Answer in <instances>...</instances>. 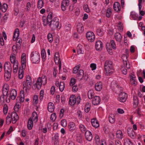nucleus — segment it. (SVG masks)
<instances>
[{
	"mask_svg": "<svg viewBox=\"0 0 145 145\" xmlns=\"http://www.w3.org/2000/svg\"><path fill=\"white\" fill-rule=\"evenodd\" d=\"M88 97L89 99H93L94 96V93L93 90H89L88 93Z\"/></svg>",
	"mask_w": 145,
	"mask_h": 145,
	"instance_id": "39",
	"label": "nucleus"
},
{
	"mask_svg": "<svg viewBox=\"0 0 145 145\" xmlns=\"http://www.w3.org/2000/svg\"><path fill=\"white\" fill-rule=\"evenodd\" d=\"M116 137L118 138L121 139L123 137V134L120 130H118L116 133Z\"/></svg>",
	"mask_w": 145,
	"mask_h": 145,
	"instance_id": "38",
	"label": "nucleus"
},
{
	"mask_svg": "<svg viewBox=\"0 0 145 145\" xmlns=\"http://www.w3.org/2000/svg\"><path fill=\"white\" fill-rule=\"evenodd\" d=\"M44 2L42 0H39L38 2L37 7L39 9L41 8L43 6Z\"/></svg>",
	"mask_w": 145,
	"mask_h": 145,
	"instance_id": "47",
	"label": "nucleus"
},
{
	"mask_svg": "<svg viewBox=\"0 0 145 145\" xmlns=\"http://www.w3.org/2000/svg\"><path fill=\"white\" fill-rule=\"evenodd\" d=\"M8 87L7 85H4L3 87V95H7L8 91Z\"/></svg>",
	"mask_w": 145,
	"mask_h": 145,
	"instance_id": "30",
	"label": "nucleus"
},
{
	"mask_svg": "<svg viewBox=\"0 0 145 145\" xmlns=\"http://www.w3.org/2000/svg\"><path fill=\"white\" fill-rule=\"evenodd\" d=\"M8 108L7 105L5 104L3 106V112L5 115L7 114L8 112Z\"/></svg>",
	"mask_w": 145,
	"mask_h": 145,
	"instance_id": "54",
	"label": "nucleus"
},
{
	"mask_svg": "<svg viewBox=\"0 0 145 145\" xmlns=\"http://www.w3.org/2000/svg\"><path fill=\"white\" fill-rule=\"evenodd\" d=\"M61 125L64 127L66 126L67 123L66 121L65 120H63L61 121Z\"/></svg>",
	"mask_w": 145,
	"mask_h": 145,
	"instance_id": "63",
	"label": "nucleus"
},
{
	"mask_svg": "<svg viewBox=\"0 0 145 145\" xmlns=\"http://www.w3.org/2000/svg\"><path fill=\"white\" fill-rule=\"evenodd\" d=\"M29 118H31L32 120L34 122H36L38 120V116L37 113L35 112H33L32 114V117Z\"/></svg>",
	"mask_w": 145,
	"mask_h": 145,
	"instance_id": "27",
	"label": "nucleus"
},
{
	"mask_svg": "<svg viewBox=\"0 0 145 145\" xmlns=\"http://www.w3.org/2000/svg\"><path fill=\"white\" fill-rule=\"evenodd\" d=\"M38 96L37 95H35L33 97V102L35 104H36L38 103Z\"/></svg>",
	"mask_w": 145,
	"mask_h": 145,
	"instance_id": "59",
	"label": "nucleus"
},
{
	"mask_svg": "<svg viewBox=\"0 0 145 145\" xmlns=\"http://www.w3.org/2000/svg\"><path fill=\"white\" fill-rule=\"evenodd\" d=\"M48 111L50 112H52L54 111V104L52 103H48Z\"/></svg>",
	"mask_w": 145,
	"mask_h": 145,
	"instance_id": "29",
	"label": "nucleus"
},
{
	"mask_svg": "<svg viewBox=\"0 0 145 145\" xmlns=\"http://www.w3.org/2000/svg\"><path fill=\"white\" fill-rule=\"evenodd\" d=\"M136 77L133 74H132L131 75L130 81L132 84H136Z\"/></svg>",
	"mask_w": 145,
	"mask_h": 145,
	"instance_id": "44",
	"label": "nucleus"
},
{
	"mask_svg": "<svg viewBox=\"0 0 145 145\" xmlns=\"http://www.w3.org/2000/svg\"><path fill=\"white\" fill-rule=\"evenodd\" d=\"M85 138L87 140L90 141L92 140V135L91 133L89 131H86L85 134Z\"/></svg>",
	"mask_w": 145,
	"mask_h": 145,
	"instance_id": "19",
	"label": "nucleus"
},
{
	"mask_svg": "<svg viewBox=\"0 0 145 145\" xmlns=\"http://www.w3.org/2000/svg\"><path fill=\"white\" fill-rule=\"evenodd\" d=\"M23 72V69L21 68L19 69L18 73V78L19 79H22L23 78L24 76Z\"/></svg>",
	"mask_w": 145,
	"mask_h": 145,
	"instance_id": "41",
	"label": "nucleus"
},
{
	"mask_svg": "<svg viewBox=\"0 0 145 145\" xmlns=\"http://www.w3.org/2000/svg\"><path fill=\"white\" fill-rule=\"evenodd\" d=\"M127 93L123 92H121L119 95L118 100L121 102H125L127 98Z\"/></svg>",
	"mask_w": 145,
	"mask_h": 145,
	"instance_id": "8",
	"label": "nucleus"
},
{
	"mask_svg": "<svg viewBox=\"0 0 145 145\" xmlns=\"http://www.w3.org/2000/svg\"><path fill=\"white\" fill-rule=\"evenodd\" d=\"M56 117V113H53L51 115L50 117V119L52 120L53 121H54L55 120Z\"/></svg>",
	"mask_w": 145,
	"mask_h": 145,
	"instance_id": "60",
	"label": "nucleus"
},
{
	"mask_svg": "<svg viewBox=\"0 0 145 145\" xmlns=\"http://www.w3.org/2000/svg\"><path fill=\"white\" fill-rule=\"evenodd\" d=\"M138 15L134 12H131L130 14V18L133 20H136L138 18Z\"/></svg>",
	"mask_w": 145,
	"mask_h": 145,
	"instance_id": "28",
	"label": "nucleus"
},
{
	"mask_svg": "<svg viewBox=\"0 0 145 145\" xmlns=\"http://www.w3.org/2000/svg\"><path fill=\"white\" fill-rule=\"evenodd\" d=\"M47 78L45 75H43L42 77H39L36 82L34 85V86L38 89L41 88L42 85H45L47 83Z\"/></svg>",
	"mask_w": 145,
	"mask_h": 145,
	"instance_id": "3",
	"label": "nucleus"
},
{
	"mask_svg": "<svg viewBox=\"0 0 145 145\" xmlns=\"http://www.w3.org/2000/svg\"><path fill=\"white\" fill-rule=\"evenodd\" d=\"M76 83V79L73 78H72L70 81L69 86H72Z\"/></svg>",
	"mask_w": 145,
	"mask_h": 145,
	"instance_id": "50",
	"label": "nucleus"
},
{
	"mask_svg": "<svg viewBox=\"0 0 145 145\" xmlns=\"http://www.w3.org/2000/svg\"><path fill=\"white\" fill-rule=\"evenodd\" d=\"M122 59L123 60V67H126L127 68L129 69L130 67L129 65L127 66V57L125 55H123L122 57Z\"/></svg>",
	"mask_w": 145,
	"mask_h": 145,
	"instance_id": "24",
	"label": "nucleus"
},
{
	"mask_svg": "<svg viewBox=\"0 0 145 145\" xmlns=\"http://www.w3.org/2000/svg\"><path fill=\"white\" fill-rule=\"evenodd\" d=\"M55 85L57 87H59V90L61 91L62 92L64 90L65 84L64 82H59V81H57L56 82Z\"/></svg>",
	"mask_w": 145,
	"mask_h": 145,
	"instance_id": "11",
	"label": "nucleus"
},
{
	"mask_svg": "<svg viewBox=\"0 0 145 145\" xmlns=\"http://www.w3.org/2000/svg\"><path fill=\"white\" fill-rule=\"evenodd\" d=\"M133 98V104L136 106L138 104V100L137 97L134 96Z\"/></svg>",
	"mask_w": 145,
	"mask_h": 145,
	"instance_id": "53",
	"label": "nucleus"
},
{
	"mask_svg": "<svg viewBox=\"0 0 145 145\" xmlns=\"http://www.w3.org/2000/svg\"><path fill=\"white\" fill-rule=\"evenodd\" d=\"M108 120L109 122L111 123H114L115 121L114 116L112 114L109 117Z\"/></svg>",
	"mask_w": 145,
	"mask_h": 145,
	"instance_id": "45",
	"label": "nucleus"
},
{
	"mask_svg": "<svg viewBox=\"0 0 145 145\" xmlns=\"http://www.w3.org/2000/svg\"><path fill=\"white\" fill-rule=\"evenodd\" d=\"M72 87V91L73 92H76L78 90V88L76 85H74Z\"/></svg>",
	"mask_w": 145,
	"mask_h": 145,
	"instance_id": "61",
	"label": "nucleus"
},
{
	"mask_svg": "<svg viewBox=\"0 0 145 145\" xmlns=\"http://www.w3.org/2000/svg\"><path fill=\"white\" fill-rule=\"evenodd\" d=\"M21 64L22 68L24 69L25 67L26 64V54L23 53L21 56Z\"/></svg>",
	"mask_w": 145,
	"mask_h": 145,
	"instance_id": "20",
	"label": "nucleus"
},
{
	"mask_svg": "<svg viewBox=\"0 0 145 145\" xmlns=\"http://www.w3.org/2000/svg\"><path fill=\"white\" fill-rule=\"evenodd\" d=\"M10 59L11 63H15L16 61H18L15 60V57L14 56H10Z\"/></svg>",
	"mask_w": 145,
	"mask_h": 145,
	"instance_id": "56",
	"label": "nucleus"
},
{
	"mask_svg": "<svg viewBox=\"0 0 145 145\" xmlns=\"http://www.w3.org/2000/svg\"><path fill=\"white\" fill-rule=\"evenodd\" d=\"M33 126V121L32 120L31 118H29L28 120L27 127L29 130L32 129Z\"/></svg>",
	"mask_w": 145,
	"mask_h": 145,
	"instance_id": "34",
	"label": "nucleus"
},
{
	"mask_svg": "<svg viewBox=\"0 0 145 145\" xmlns=\"http://www.w3.org/2000/svg\"><path fill=\"white\" fill-rule=\"evenodd\" d=\"M32 86V80L31 77L29 76H26L25 80L24 81L22 84V87L23 90L27 92L31 88Z\"/></svg>",
	"mask_w": 145,
	"mask_h": 145,
	"instance_id": "2",
	"label": "nucleus"
},
{
	"mask_svg": "<svg viewBox=\"0 0 145 145\" xmlns=\"http://www.w3.org/2000/svg\"><path fill=\"white\" fill-rule=\"evenodd\" d=\"M44 95V91L43 90H41L40 93V99L42 100L43 99Z\"/></svg>",
	"mask_w": 145,
	"mask_h": 145,
	"instance_id": "62",
	"label": "nucleus"
},
{
	"mask_svg": "<svg viewBox=\"0 0 145 145\" xmlns=\"http://www.w3.org/2000/svg\"><path fill=\"white\" fill-rule=\"evenodd\" d=\"M5 72L4 76L7 81H8L11 76V72Z\"/></svg>",
	"mask_w": 145,
	"mask_h": 145,
	"instance_id": "36",
	"label": "nucleus"
},
{
	"mask_svg": "<svg viewBox=\"0 0 145 145\" xmlns=\"http://www.w3.org/2000/svg\"><path fill=\"white\" fill-rule=\"evenodd\" d=\"M11 114L8 113L7 116L6 117V123L7 124H9L12 121V118H11Z\"/></svg>",
	"mask_w": 145,
	"mask_h": 145,
	"instance_id": "42",
	"label": "nucleus"
},
{
	"mask_svg": "<svg viewBox=\"0 0 145 145\" xmlns=\"http://www.w3.org/2000/svg\"><path fill=\"white\" fill-rule=\"evenodd\" d=\"M84 10L87 13H89L90 12V10L88 7V6L87 4L84 5L83 6Z\"/></svg>",
	"mask_w": 145,
	"mask_h": 145,
	"instance_id": "55",
	"label": "nucleus"
},
{
	"mask_svg": "<svg viewBox=\"0 0 145 145\" xmlns=\"http://www.w3.org/2000/svg\"><path fill=\"white\" fill-rule=\"evenodd\" d=\"M12 122L13 123H15L19 119V117L17 113L14 112H12L11 114Z\"/></svg>",
	"mask_w": 145,
	"mask_h": 145,
	"instance_id": "14",
	"label": "nucleus"
},
{
	"mask_svg": "<svg viewBox=\"0 0 145 145\" xmlns=\"http://www.w3.org/2000/svg\"><path fill=\"white\" fill-rule=\"evenodd\" d=\"M47 37L49 42L50 43L52 42L53 41V39L52 34L50 33H49Z\"/></svg>",
	"mask_w": 145,
	"mask_h": 145,
	"instance_id": "49",
	"label": "nucleus"
},
{
	"mask_svg": "<svg viewBox=\"0 0 145 145\" xmlns=\"http://www.w3.org/2000/svg\"><path fill=\"white\" fill-rule=\"evenodd\" d=\"M112 14V8L109 7L107 9L106 13V16L107 18H110Z\"/></svg>",
	"mask_w": 145,
	"mask_h": 145,
	"instance_id": "43",
	"label": "nucleus"
},
{
	"mask_svg": "<svg viewBox=\"0 0 145 145\" xmlns=\"http://www.w3.org/2000/svg\"><path fill=\"white\" fill-rule=\"evenodd\" d=\"M127 68L126 67H123L121 68V70L123 74L125 75L127 74Z\"/></svg>",
	"mask_w": 145,
	"mask_h": 145,
	"instance_id": "58",
	"label": "nucleus"
},
{
	"mask_svg": "<svg viewBox=\"0 0 145 145\" xmlns=\"http://www.w3.org/2000/svg\"><path fill=\"white\" fill-rule=\"evenodd\" d=\"M79 128L81 131L82 133H84L85 132H86L87 129L86 128L85 126L82 124H81L80 125Z\"/></svg>",
	"mask_w": 145,
	"mask_h": 145,
	"instance_id": "48",
	"label": "nucleus"
},
{
	"mask_svg": "<svg viewBox=\"0 0 145 145\" xmlns=\"http://www.w3.org/2000/svg\"><path fill=\"white\" fill-rule=\"evenodd\" d=\"M68 127L69 131L71 132H73L76 129L75 123L73 122H70L69 123Z\"/></svg>",
	"mask_w": 145,
	"mask_h": 145,
	"instance_id": "13",
	"label": "nucleus"
},
{
	"mask_svg": "<svg viewBox=\"0 0 145 145\" xmlns=\"http://www.w3.org/2000/svg\"><path fill=\"white\" fill-rule=\"evenodd\" d=\"M95 90L97 91H100L102 88V83L101 82H97L95 85Z\"/></svg>",
	"mask_w": 145,
	"mask_h": 145,
	"instance_id": "23",
	"label": "nucleus"
},
{
	"mask_svg": "<svg viewBox=\"0 0 145 145\" xmlns=\"http://www.w3.org/2000/svg\"><path fill=\"white\" fill-rule=\"evenodd\" d=\"M84 26L82 24L79 23L77 25V31L79 33L82 32L84 30Z\"/></svg>",
	"mask_w": 145,
	"mask_h": 145,
	"instance_id": "31",
	"label": "nucleus"
},
{
	"mask_svg": "<svg viewBox=\"0 0 145 145\" xmlns=\"http://www.w3.org/2000/svg\"><path fill=\"white\" fill-rule=\"evenodd\" d=\"M19 34V29L18 28H16L14 32V35L13 36V39L14 40H15L18 37Z\"/></svg>",
	"mask_w": 145,
	"mask_h": 145,
	"instance_id": "33",
	"label": "nucleus"
},
{
	"mask_svg": "<svg viewBox=\"0 0 145 145\" xmlns=\"http://www.w3.org/2000/svg\"><path fill=\"white\" fill-rule=\"evenodd\" d=\"M113 8L114 10L117 12H119L121 10V6L118 2H115L113 5Z\"/></svg>",
	"mask_w": 145,
	"mask_h": 145,
	"instance_id": "18",
	"label": "nucleus"
},
{
	"mask_svg": "<svg viewBox=\"0 0 145 145\" xmlns=\"http://www.w3.org/2000/svg\"><path fill=\"white\" fill-rule=\"evenodd\" d=\"M80 96L76 97L74 95H72L70 97L69 103L71 106H73L75 104L78 105L80 103Z\"/></svg>",
	"mask_w": 145,
	"mask_h": 145,
	"instance_id": "6",
	"label": "nucleus"
},
{
	"mask_svg": "<svg viewBox=\"0 0 145 145\" xmlns=\"http://www.w3.org/2000/svg\"><path fill=\"white\" fill-rule=\"evenodd\" d=\"M53 17V14L52 12H50L49 13L47 17L46 16H43L42 20L44 26H46L47 25H48L49 26L51 19H52Z\"/></svg>",
	"mask_w": 145,
	"mask_h": 145,
	"instance_id": "7",
	"label": "nucleus"
},
{
	"mask_svg": "<svg viewBox=\"0 0 145 145\" xmlns=\"http://www.w3.org/2000/svg\"><path fill=\"white\" fill-rule=\"evenodd\" d=\"M127 133L129 136L132 138H133L135 136V132L131 128L128 129Z\"/></svg>",
	"mask_w": 145,
	"mask_h": 145,
	"instance_id": "21",
	"label": "nucleus"
},
{
	"mask_svg": "<svg viewBox=\"0 0 145 145\" xmlns=\"http://www.w3.org/2000/svg\"><path fill=\"white\" fill-rule=\"evenodd\" d=\"M91 123L92 126L95 128H97L99 126L98 121L96 119H92Z\"/></svg>",
	"mask_w": 145,
	"mask_h": 145,
	"instance_id": "26",
	"label": "nucleus"
},
{
	"mask_svg": "<svg viewBox=\"0 0 145 145\" xmlns=\"http://www.w3.org/2000/svg\"><path fill=\"white\" fill-rule=\"evenodd\" d=\"M54 60L56 64L59 63V61H61L59 57V54L58 52H56L55 54L54 57Z\"/></svg>",
	"mask_w": 145,
	"mask_h": 145,
	"instance_id": "35",
	"label": "nucleus"
},
{
	"mask_svg": "<svg viewBox=\"0 0 145 145\" xmlns=\"http://www.w3.org/2000/svg\"><path fill=\"white\" fill-rule=\"evenodd\" d=\"M101 101V99L98 96H95L93 99L92 103V104L94 105H99Z\"/></svg>",
	"mask_w": 145,
	"mask_h": 145,
	"instance_id": "15",
	"label": "nucleus"
},
{
	"mask_svg": "<svg viewBox=\"0 0 145 145\" xmlns=\"http://www.w3.org/2000/svg\"><path fill=\"white\" fill-rule=\"evenodd\" d=\"M71 28V25L68 24L65 25V29L66 31H70Z\"/></svg>",
	"mask_w": 145,
	"mask_h": 145,
	"instance_id": "64",
	"label": "nucleus"
},
{
	"mask_svg": "<svg viewBox=\"0 0 145 145\" xmlns=\"http://www.w3.org/2000/svg\"><path fill=\"white\" fill-rule=\"evenodd\" d=\"M104 69L105 73L107 76L110 75L113 73L114 69L111 61L108 60L105 61Z\"/></svg>",
	"mask_w": 145,
	"mask_h": 145,
	"instance_id": "1",
	"label": "nucleus"
},
{
	"mask_svg": "<svg viewBox=\"0 0 145 145\" xmlns=\"http://www.w3.org/2000/svg\"><path fill=\"white\" fill-rule=\"evenodd\" d=\"M105 31L102 28H99L97 30V35L100 36H102L104 34Z\"/></svg>",
	"mask_w": 145,
	"mask_h": 145,
	"instance_id": "32",
	"label": "nucleus"
},
{
	"mask_svg": "<svg viewBox=\"0 0 145 145\" xmlns=\"http://www.w3.org/2000/svg\"><path fill=\"white\" fill-rule=\"evenodd\" d=\"M115 38L116 40L119 42H120L122 40V37L121 34L118 32H116L114 34Z\"/></svg>",
	"mask_w": 145,
	"mask_h": 145,
	"instance_id": "25",
	"label": "nucleus"
},
{
	"mask_svg": "<svg viewBox=\"0 0 145 145\" xmlns=\"http://www.w3.org/2000/svg\"><path fill=\"white\" fill-rule=\"evenodd\" d=\"M95 47L97 50H101L103 48L102 42L100 40L97 41L96 42Z\"/></svg>",
	"mask_w": 145,
	"mask_h": 145,
	"instance_id": "22",
	"label": "nucleus"
},
{
	"mask_svg": "<svg viewBox=\"0 0 145 145\" xmlns=\"http://www.w3.org/2000/svg\"><path fill=\"white\" fill-rule=\"evenodd\" d=\"M24 100V95L23 93V91H21L20 93V96H18L16 99L17 102H20V103L23 102Z\"/></svg>",
	"mask_w": 145,
	"mask_h": 145,
	"instance_id": "17",
	"label": "nucleus"
},
{
	"mask_svg": "<svg viewBox=\"0 0 145 145\" xmlns=\"http://www.w3.org/2000/svg\"><path fill=\"white\" fill-rule=\"evenodd\" d=\"M86 75H84V71L82 69L79 70L76 76L77 78L80 80H81L83 78L84 80L87 79V77L86 78Z\"/></svg>",
	"mask_w": 145,
	"mask_h": 145,
	"instance_id": "10",
	"label": "nucleus"
},
{
	"mask_svg": "<svg viewBox=\"0 0 145 145\" xmlns=\"http://www.w3.org/2000/svg\"><path fill=\"white\" fill-rule=\"evenodd\" d=\"M31 7V4L30 2H28L26 6V8L25 9L26 10V11H29L30 10Z\"/></svg>",
	"mask_w": 145,
	"mask_h": 145,
	"instance_id": "57",
	"label": "nucleus"
},
{
	"mask_svg": "<svg viewBox=\"0 0 145 145\" xmlns=\"http://www.w3.org/2000/svg\"><path fill=\"white\" fill-rule=\"evenodd\" d=\"M5 72H12V67L10 63L9 62H6L4 65Z\"/></svg>",
	"mask_w": 145,
	"mask_h": 145,
	"instance_id": "12",
	"label": "nucleus"
},
{
	"mask_svg": "<svg viewBox=\"0 0 145 145\" xmlns=\"http://www.w3.org/2000/svg\"><path fill=\"white\" fill-rule=\"evenodd\" d=\"M82 46L81 44H78L77 47V51L78 54H83L82 50Z\"/></svg>",
	"mask_w": 145,
	"mask_h": 145,
	"instance_id": "46",
	"label": "nucleus"
},
{
	"mask_svg": "<svg viewBox=\"0 0 145 145\" xmlns=\"http://www.w3.org/2000/svg\"><path fill=\"white\" fill-rule=\"evenodd\" d=\"M7 7L8 5L6 4H3L1 7L2 11L4 12H5L7 8Z\"/></svg>",
	"mask_w": 145,
	"mask_h": 145,
	"instance_id": "51",
	"label": "nucleus"
},
{
	"mask_svg": "<svg viewBox=\"0 0 145 145\" xmlns=\"http://www.w3.org/2000/svg\"><path fill=\"white\" fill-rule=\"evenodd\" d=\"M59 25L58 18L54 17L52 19H51L49 26L52 29L54 30L58 28Z\"/></svg>",
	"mask_w": 145,
	"mask_h": 145,
	"instance_id": "5",
	"label": "nucleus"
},
{
	"mask_svg": "<svg viewBox=\"0 0 145 145\" xmlns=\"http://www.w3.org/2000/svg\"><path fill=\"white\" fill-rule=\"evenodd\" d=\"M124 145H133L130 140L127 138H125L124 140Z\"/></svg>",
	"mask_w": 145,
	"mask_h": 145,
	"instance_id": "37",
	"label": "nucleus"
},
{
	"mask_svg": "<svg viewBox=\"0 0 145 145\" xmlns=\"http://www.w3.org/2000/svg\"><path fill=\"white\" fill-rule=\"evenodd\" d=\"M31 60L33 63H38L40 61V57L39 53L37 52H33L31 55Z\"/></svg>",
	"mask_w": 145,
	"mask_h": 145,
	"instance_id": "4",
	"label": "nucleus"
},
{
	"mask_svg": "<svg viewBox=\"0 0 145 145\" xmlns=\"http://www.w3.org/2000/svg\"><path fill=\"white\" fill-rule=\"evenodd\" d=\"M86 37L88 40L91 42H93L95 39L94 33L92 32H88L86 34Z\"/></svg>",
	"mask_w": 145,
	"mask_h": 145,
	"instance_id": "9",
	"label": "nucleus"
},
{
	"mask_svg": "<svg viewBox=\"0 0 145 145\" xmlns=\"http://www.w3.org/2000/svg\"><path fill=\"white\" fill-rule=\"evenodd\" d=\"M80 65H78L75 67L73 69V73L74 74L78 72V70L80 68Z\"/></svg>",
	"mask_w": 145,
	"mask_h": 145,
	"instance_id": "52",
	"label": "nucleus"
},
{
	"mask_svg": "<svg viewBox=\"0 0 145 145\" xmlns=\"http://www.w3.org/2000/svg\"><path fill=\"white\" fill-rule=\"evenodd\" d=\"M17 91L15 89H12L10 91L9 98L11 99L14 100L17 96Z\"/></svg>",
	"mask_w": 145,
	"mask_h": 145,
	"instance_id": "16",
	"label": "nucleus"
},
{
	"mask_svg": "<svg viewBox=\"0 0 145 145\" xmlns=\"http://www.w3.org/2000/svg\"><path fill=\"white\" fill-rule=\"evenodd\" d=\"M41 56L42 61L43 62L45 61L46 60V53L45 50L44 49H43L42 50Z\"/></svg>",
	"mask_w": 145,
	"mask_h": 145,
	"instance_id": "40",
	"label": "nucleus"
}]
</instances>
